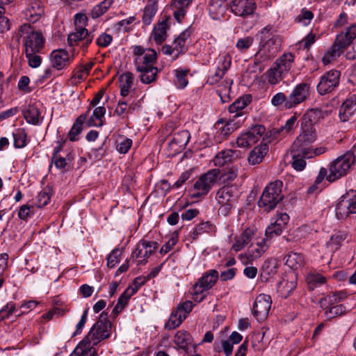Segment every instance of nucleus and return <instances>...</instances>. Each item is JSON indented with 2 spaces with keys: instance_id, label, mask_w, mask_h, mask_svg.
I'll return each instance as SVG.
<instances>
[{
  "instance_id": "nucleus-30",
  "label": "nucleus",
  "mask_w": 356,
  "mask_h": 356,
  "mask_svg": "<svg viewBox=\"0 0 356 356\" xmlns=\"http://www.w3.org/2000/svg\"><path fill=\"white\" fill-rule=\"evenodd\" d=\"M174 343L179 348L188 353V346L192 343L191 335L185 330H179L175 335Z\"/></svg>"
},
{
  "instance_id": "nucleus-9",
  "label": "nucleus",
  "mask_w": 356,
  "mask_h": 356,
  "mask_svg": "<svg viewBox=\"0 0 356 356\" xmlns=\"http://www.w3.org/2000/svg\"><path fill=\"white\" fill-rule=\"evenodd\" d=\"M265 131L266 128L264 125H254L237 138L236 144L240 147H250L261 138Z\"/></svg>"
},
{
  "instance_id": "nucleus-5",
  "label": "nucleus",
  "mask_w": 356,
  "mask_h": 356,
  "mask_svg": "<svg viewBox=\"0 0 356 356\" xmlns=\"http://www.w3.org/2000/svg\"><path fill=\"white\" fill-rule=\"evenodd\" d=\"M111 328V323L108 320V313L103 312L83 339L91 343L92 346H96L110 337Z\"/></svg>"
},
{
  "instance_id": "nucleus-21",
  "label": "nucleus",
  "mask_w": 356,
  "mask_h": 356,
  "mask_svg": "<svg viewBox=\"0 0 356 356\" xmlns=\"http://www.w3.org/2000/svg\"><path fill=\"white\" fill-rule=\"evenodd\" d=\"M236 188L234 186H225L220 188L216 193L218 204L234 203L236 201Z\"/></svg>"
},
{
  "instance_id": "nucleus-36",
  "label": "nucleus",
  "mask_w": 356,
  "mask_h": 356,
  "mask_svg": "<svg viewBox=\"0 0 356 356\" xmlns=\"http://www.w3.org/2000/svg\"><path fill=\"white\" fill-rule=\"evenodd\" d=\"M156 60V53L154 49H151L149 53L144 54L142 57H137L135 59L136 68L143 65L145 68L155 67L154 63Z\"/></svg>"
},
{
  "instance_id": "nucleus-12",
  "label": "nucleus",
  "mask_w": 356,
  "mask_h": 356,
  "mask_svg": "<svg viewBox=\"0 0 356 356\" xmlns=\"http://www.w3.org/2000/svg\"><path fill=\"white\" fill-rule=\"evenodd\" d=\"M219 277V274L216 270H209L204 273L202 277L193 286L195 296L200 295L204 291L211 289L216 283Z\"/></svg>"
},
{
  "instance_id": "nucleus-59",
  "label": "nucleus",
  "mask_w": 356,
  "mask_h": 356,
  "mask_svg": "<svg viewBox=\"0 0 356 356\" xmlns=\"http://www.w3.org/2000/svg\"><path fill=\"white\" fill-rule=\"evenodd\" d=\"M147 281L149 280L145 276L137 277L133 280L132 285L128 286L127 289L131 291V293L134 295Z\"/></svg>"
},
{
  "instance_id": "nucleus-31",
  "label": "nucleus",
  "mask_w": 356,
  "mask_h": 356,
  "mask_svg": "<svg viewBox=\"0 0 356 356\" xmlns=\"http://www.w3.org/2000/svg\"><path fill=\"white\" fill-rule=\"evenodd\" d=\"M308 289L314 291L315 289L325 284L327 279L323 275L316 272H309L305 277Z\"/></svg>"
},
{
  "instance_id": "nucleus-19",
  "label": "nucleus",
  "mask_w": 356,
  "mask_h": 356,
  "mask_svg": "<svg viewBox=\"0 0 356 356\" xmlns=\"http://www.w3.org/2000/svg\"><path fill=\"white\" fill-rule=\"evenodd\" d=\"M356 38V24L350 26L345 33H341L337 35L334 42L343 51H344Z\"/></svg>"
},
{
  "instance_id": "nucleus-34",
  "label": "nucleus",
  "mask_w": 356,
  "mask_h": 356,
  "mask_svg": "<svg viewBox=\"0 0 356 356\" xmlns=\"http://www.w3.org/2000/svg\"><path fill=\"white\" fill-rule=\"evenodd\" d=\"M346 298V294L342 291L334 293L322 298L319 301V304L323 309H326L327 308L333 306L337 302L343 300Z\"/></svg>"
},
{
  "instance_id": "nucleus-8",
  "label": "nucleus",
  "mask_w": 356,
  "mask_h": 356,
  "mask_svg": "<svg viewBox=\"0 0 356 356\" xmlns=\"http://www.w3.org/2000/svg\"><path fill=\"white\" fill-rule=\"evenodd\" d=\"M341 73L338 70H330L325 73L317 85L318 92L323 95L332 92L339 83Z\"/></svg>"
},
{
  "instance_id": "nucleus-44",
  "label": "nucleus",
  "mask_w": 356,
  "mask_h": 356,
  "mask_svg": "<svg viewBox=\"0 0 356 356\" xmlns=\"http://www.w3.org/2000/svg\"><path fill=\"white\" fill-rule=\"evenodd\" d=\"M189 69H177L174 70L176 77L175 81V85L179 89L184 88L188 83L187 75L189 73Z\"/></svg>"
},
{
  "instance_id": "nucleus-20",
  "label": "nucleus",
  "mask_w": 356,
  "mask_h": 356,
  "mask_svg": "<svg viewBox=\"0 0 356 356\" xmlns=\"http://www.w3.org/2000/svg\"><path fill=\"white\" fill-rule=\"evenodd\" d=\"M330 114V111L323 110L320 108H314L308 110L303 115L301 121L307 122V124H312L315 126L320 120L324 119Z\"/></svg>"
},
{
  "instance_id": "nucleus-10",
  "label": "nucleus",
  "mask_w": 356,
  "mask_h": 356,
  "mask_svg": "<svg viewBox=\"0 0 356 356\" xmlns=\"http://www.w3.org/2000/svg\"><path fill=\"white\" fill-rule=\"evenodd\" d=\"M157 248V242L142 240L136 249L132 252L131 257L136 260L137 265L145 264L147 261V258Z\"/></svg>"
},
{
  "instance_id": "nucleus-22",
  "label": "nucleus",
  "mask_w": 356,
  "mask_h": 356,
  "mask_svg": "<svg viewBox=\"0 0 356 356\" xmlns=\"http://www.w3.org/2000/svg\"><path fill=\"white\" fill-rule=\"evenodd\" d=\"M52 65L57 70L65 67L70 63L67 51L63 49L55 50L51 53Z\"/></svg>"
},
{
  "instance_id": "nucleus-54",
  "label": "nucleus",
  "mask_w": 356,
  "mask_h": 356,
  "mask_svg": "<svg viewBox=\"0 0 356 356\" xmlns=\"http://www.w3.org/2000/svg\"><path fill=\"white\" fill-rule=\"evenodd\" d=\"M314 17L312 11L302 8L300 13L296 17V22L302 24L304 26L309 24Z\"/></svg>"
},
{
  "instance_id": "nucleus-45",
  "label": "nucleus",
  "mask_w": 356,
  "mask_h": 356,
  "mask_svg": "<svg viewBox=\"0 0 356 356\" xmlns=\"http://www.w3.org/2000/svg\"><path fill=\"white\" fill-rule=\"evenodd\" d=\"M84 122V117H78L74 122L70 131L68 134V138L70 141L78 140V136L81 133L83 130V124Z\"/></svg>"
},
{
  "instance_id": "nucleus-23",
  "label": "nucleus",
  "mask_w": 356,
  "mask_h": 356,
  "mask_svg": "<svg viewBox=\"0 0 356 356\" xmlns=\"http://www.w3.org/2000/svg\"><path fill=\"white\" fill-rule=\"evenodd\" d=\"M250 97H243L237 99L229 106V112L233 113V120L239 117L243 116L244 113L243 110L250 103Z\"/></svg>"
},
{
  "instance_id": "nucleus-14",
  "label": "nucleus",
  "mask_w": 356,
  "mask_h": 356,
  "mask_svg": "<svg viewBox=\"0 0 356 356\" xmlns=\"http://www.w3.org/2000/svg\"><path fill=\"white\" fill-rule=\"evenodd\" d=\"M309 86L306 83L298 84L288 95V106L294 108L305 102L309 95Z\"/></svg>"
},
{
  "instance_id": "nucleus-56",
  "label": "nucleus",
  "mask_w": 356,
  "mask_h": 356,
  "mask_svg": "<svg viewBox=\"0 0 356 356\" xmlns=\"http://www.w3.org/2000/svg\"><path fill=\"white\" fill-rule=\"evenodd\" d=\"M122 251L119 248H115L107 257V266L113 268L119 263Z\"/></svg>"
},
{
  "instance_id": "nucleus-32",
  "label": "nucleus",
  "mask_w": 356,
  "mask_h": 356,
  "mask_svg": "<svg viewBox=\"0 0 356 356\" xmlns=\"http://www.w3.org/2000/svg\"><path fill=\"white\" fill-rule=\"evenodd\" d=\"M91 345V343L83 339L70 356H95L96 350Z\"/></svg>"
},
{
  "instance_id": "nucleus-64",
  "label": "nucleus",
  "mask_w": 356,
  "mask_h": 356,
  "mask_svg": "<svg viewBox=\"0 0 356 356\" xmlns=\"http://www.w3.org/2000/svg\"><path fill=\"white\" fill-rule=\"evenodd\" d=\"M253 38L246 37L239 39L236 42V47L241 51H246L252 44Z\"/></svg>"
},
{
  "instance_id": "nucleus-55",
  "label": "nucleus",
  "mask_w": 356,
  "mask_h": 356,
  "mask_svg": "<svg viewBox=\"0 0 356 356\" xmlns=\"http://www.w3.org/2000/svg\"><path fill=\"white\" fill-rule=\"evenodd\" d=\"M134 76L131 72H125L120 76V88H131L133 86Z\"/></svg>"
},
{
  "instance_id": "nucleus-28",
  "label": "nucleus",
  "mask_w": 356,
  "mask_h": 356,
  "mask_svg": "<svg viewBox=\"0 0 356 356\" xmlns=\"http://www.w3.org/2000/svg\"><path fill=\"white\" fill-rule=\"evenodd\" d=\"M268 152L267 144H261L255 147L249 154L248 160L250 164L256 165L260 163Z\"/></svg>"
},
{
  "instance_id": "nucleus-46",
  "label": "nucleus",
  "mask_w": 356,
  "mask_h": 356,
  "mask_svg": "<svg viewBox=\"0 0 356 356\" xmlns=\"http://www.w3.org/2000/svg\"><path fill=\"white\" fill-rule=\"evenodd\" d=\"M343 50L335 42L333 43L330 49L327 51L322 58L323 64L327 65L332 60L339 57L342 53Z\"/></svg>"
},
{
  "instance_id": "nucleus-47",
  "label": "nucleus",
  "mask_w": 356,
  "mask_h": 356,
  "mask_svg": "<svg viewBox=\"0 0 356 356\" xmlns=\"http://www.w3.org/2000/svg\"><path fill=\"white\" fill-rule=\"evenodd\" d=\"M168 24L166 21L159 22L154 29V39L156 43L161 44L166 38Z\"/></svg>"
},
{
  "instance_id": "nucleus-17",
  "label": "nucleus",
  "mask_w": 356,
  "mask_h": 356,
  "mask_svg": "<svg viewBox=\"0 0 356 356\" xmlns=\"http://www.w3.org/2000/svg\"><path fill=\"white\" fill-rule=\"evenodd\" d=\"M356 111V95L350 96L341 104L339 116L341 122L349 121L354 115Z\"/></svg>"
},
{
  "instance_id": "nucleus-2",
  "label": "nucleus",
  "mask_w": 356,
  "mask_h": 356,
  "mask_svg": "<svg viewBox=\"0 0 356 356\" xmlns=\"http://www.w3.org/2000/svg\"><path fill=\"white\" fill-rule=\"evenodd\" d=\"M317 138V133L315 126L301 121L300 133L293 141L292 152L297 156L301 154L307 155L308 152H312L311 144Z\"/></svg>"
},
{
  "instance_id": "nucleus-25",
  "label": "nucleus",
  "mask_w": 356,
  "mask_h": 356,
  "mask_svg": "<svg viewBox=\"0 0 356 356\" xmlns=\"http://www.w3.org/2000/svg\"><path fill=\"white\" fill-rule=\"evenodd\" d=\"M227 4L225 0H211L209 5V13L213 19H219L226 12Z\"/></svg>"
},
{
  "instance_id": "nucleus-41",
  "label": "nucleus",
  "mask_w": 356,
  "mask_h": 356,
  "mask_svg": "<svg viewBox=\"0 0 356 356\" xmlns=\"http://www.w3.org/2000/svg\"><path fill=\"white\" fill-rule=\"evenodd\" d=\"M113 0H104L92 8L90 15L92 19H97L103 15L111 6Z\"/></svg>"
},
{
  "instance_id": "nucleus-18",
  "label": "nucleus",
  "mask_w": 356,
  "mask_h": 356,
  "mask_svg": "<svg viewBox=\"0 0 356 356\" xmlns=\"http://www.w3.org/2000/svg\"><path fill=\"white\" fill-rule=\"evenodd\" d=\"M138 106V102H129V100L120 99L114 111V114L122 119L127 120L129 115H131Z\"/></svg>"
},
{
  "instance_id": "nucleus-1",
  "label": "nucleus",
  "mask_w": 356,
  "mask_h": 356,
  "mask_svg": "<svg viewBox=\"0 0 356 356\" xmlns=\"http://www.w3.org/2000/svg\"><path fill=\"white\" fill-rule=\"evenodd\" d=\"M22 38L25 54L30 55L33 52H40L44 47V39L41 33L35 31L29 24L22 25L13 36V40L19 44Z\"/></svg>"
},
{
  "instance_id": "nucleus-6",
  "label": "nucleus",
  "mask_w": 356,
  "mask_h": 356,
  "mask_svg": "<svg viewBox=\"0 0 356 356\" xmlns=\"http://www.w3.org/2000/svg\"><path fill=\"white\" fill-rule=\"evenodd\" d=\"M355 161V154L351 151H348L343 155L336 159L330 165L327 180L333 182L346 175Z\"/></svg>"
},
{
  "instance_id": "nucleus-39",
  "label": "nucleus",
  "mask_w": 356,
  "mask_h": 356,
  "mask_svg": "<svg viewBox=\"0 0 356 356\" xmlns=\"http://www.w3.org/2000/svg\"><path fill=\"white\" fill-rule=\"evenodd\" d=\"M305 262L304 257L298 252H290L287 255L286 265L291 269H298L303 266Z\"/></svg>"
},
{
  "instance_id": "nucleus-62",
  "label": "nucleus",
  "mask_w": 356,
  "mask_h": 356,
  "mask_svg": "<svg viewBox=\"0 0 356 356\" xmlns=\"http://www.w3.org/2000/svg\"><path fill=\"white\" fill-rule=\"evenodd\" d=\"M112 41L113 36L111 35L103 33L96 39V44L100 47H106Z\"/></svg>"
},
{
  "instance_id": "nucleus-49",
  "label": "nucleus",
  "mask_w": 356,
  "mask_h": 356,
  "mask_svg": "<svg viewBox=\"0 0 356 356\" xmlns=\"http://www.w3.org/2000/svg\"><path fill=\"white\" fill-rule=\"evenodd\" d=\"M283 229L284 225L281 222L275 221L266 228L265 239H271L275 236L280 235Z\"/></svg>"
},
{
  "instance_id": "nucleus-27",
  "label": "nucleus",
  "mask_w": 356,
  "mask_h": 356,
  "mask_svg": "<svg viewBox=\"0 0 356 356\" xmlns=\"http://www.w3.org/2000/svg\"><path fill=\"white\" fill-rule=\"evenodd\" d=\"M23 115L26 122L33 125L39 124L42 120V118L40 117V109L36 104L29 105L23 111Z\"/></svg>"
},
{
  "instance_id": "nucleus-26",
  "label": "nucleus",
  "mask_w": 356,
  "mask_h": 356,
  "mask_svg": "<svg viewBox=\"0 0 356 356\" xmlns=\"http://www.w3.org/2000/svg\"><path fill=\"white\" fill-rule=\"evenodd\" d=\"M254 235L255 232L252 229H245L239 236L236 238V241L232 245V249L235 252L241 250L252 240Z\"/></svg>"
},
{
  "instance_id": "nucleus-3",
  "label": "nucleus",
  "mask_w": 356,
  "mask_h": 356,
  "mask_svg": "<svg viewBox=\"0 0 356 356\" xmlns=\"http://www.w3.org/2000/svg\"><path fill=\"white\" fill-rule=\"evenodd\" d=\"M295 56L292 53H284L273 63L266 72L268 82L272 85L278 83L290 72L293 63Z\"/></svg>"
},
{
  "instance_id": "nucleus-29",
  "label": "nucleus",
  "mask_w": 356,
  "mask_h": 356,
  "mask_svg": "<svg viewBox=\"0 0 356 356\" xmlns=\"http://www.w3.org/2000/svg\"><path fill=\"white\" fill-rule=\"evenodd\" d=\"M136 70L140 73V79L143 83L149 84L156 80L159 72L157 67L145 68L143 65H139Z\"/></svg>"
},
{
  "instance_id": "nucleus-42",
  "label": "nucleus",
  "mask_w": 356,
  "mask_h": 356,
  "mask_svg": "<svg viewBox=\"0 0 356 356\" xmlns=\"http://www.w3.org/2000/svg\"><path fill=\"white\" fill-rule=\"evenodd\" d=\"M291 154L293 159L291 162L292 167L298 171H301L305 168L306 165L305 159L312 157V152H308L307 155L301 154L300 153L298 156L296 154L295 155V154L292 152V146L291 147Z\"/></svg>"
},
{
  "instance_id": "nucleus-63",
  "label": "nucleus",
  "mask_w": 356,
  "mask_h": 356,
  "mask_svg": "<svg viewBox=\"0 0 356 356\" xmlns=\"http://www.w3.org/2000/svg\"><path fill=\"white\" fill-rule=\"evenodd\" d=\"M132 145V140L129 138H124L120 141L116 147L118 152L120 154H126Z\"/></svg>"
},
{
  "instance_id": "nucleus-57",
  "label": "nucleus",
  "mask_w": 356,
  "mask_h": 356,
  "mask_svg": "<svg viewBox=\"0 0 356 356\" xmlns=\"http://www.w3.org/2000/svg\"><path fill=\"white\" fill-rule=\"evenodd\" d=\"M173 46L176 52L173 60H176L181 54H185L188 50L186 44L177 37L174 40Z\"/></svg>"
},
{
  "instance_id": "nucleus-50",
  "label": "nucleus",
  "mask_w": 356,
  "mask_h": 356,
  "mask_svg": "<svg viewBox=\"0 0 356 356\" xmlns=\"http://www.w3.org/2000/svg\"><path fill=\"white\" fill-rule=\"evenodd\" d=\"M51 189L49 187H45L42 191H40L36 197L35 204L38 207H42L46 206L50 201L51 199Z\"/></svg>"
},
{
  "instance_id": "nucleus-11",
  "label": "nucleus",
  "mask_w": 356,
  "mask_h": 356,
  "mask_svg": "<svg viewBox=\"0 0 356 356\" xmlns=\"http://www.w3.org/2000/svg\"><path fill=\"white\" fill-rule=\"evenodd\" d=\"M190 138L191 134L187 130L174 133L168 145L169 154L174 156L181 152L186 147Z\"/></svg>"
},
{
  "instance_id": "nucleus-52",
  "label": "nucleus",
  "mask_w": 356,
  "mask_h": 356,
  "mask_svg": "<svg viewBox=\"0 0 356 356\" xmlns=\"http://www.w3.org/2000/svg\"><path fill=\"white\" fill-rule=\"evenodd\" d=\"M346 312V308L343 305H333L327 310L325 311V314L327 318H332L337 316H341Z\"/></svg>"
},
{
  "instance_id": "nucleus-15",
  "label": "nucleus",
  "mask_w": 356,
  "mask_h": 356,
  "mask_svg": "<svg viewBox=\"0 0 356 356\" xmlns=\"http://www.w3.org/2000/svg\"><path fill=\"white\" fill-rule=\"evenodd\" d=\"M280 46V38L277 36H273L266 42L263 49H260L255 56H259L263 61L268 60L275 56Z\"/></svg>"
},
{
  "instance_id": "nucleus-58",
  "label": "nucleus",
  "mask_w": 356,
  "mask_h": 356,
  "mask_svg": "<svg viewBox=\"0 0 356 356\" xmlns=\"http://www.w3.org/2000/svg\"><path fill=\"white\" fill-rule=\"evenodd\" d=\"M277 263L275 259L266 261L262 266V275H272L276 273Z\"/></svg>"
},
{
  "instance_id": "nucleus-38",
  "label": "nucleus",
  "mask_w": 356,
  "mask_h": 356,
  "mask_svg": "<svg viewBox=\"0 0 356 356\" xmlns=\"http://www.w3.org/2000/svg\"><path fill=\"white\" fill-rule=\"evenodd\" d=\"M266 241L264 238L261 242H257L256 244L252 243L248 249V257L251 259H255L260 257L266 251Z\"/></svg>"
},
{
  "instance_id": "nucleus-61",
  "label": "nucleus",
  "mask_w": 356,
  "mask_h": 356,
  "mask_svg": "<svg viewBox=\"0 0 356 356\" xmlns=\"http://www.w3.org/2000/svg\"><path fill=\"white\" fill-rule=\"evenodd\" d=\"M8 256L7 254H0V288L5 282L3 274L8 266Z\"/></svg>"
},
{
  "instance_id": "nucleus-53",
  "label": "nucleus",
  "mask_w": 356,
  "mask_h": 356,
  "mask_svg": "<svg viewBox=\"0 0 356 356\" xmlns=\"http://www.w3.org/2000/svg\"><path fill=\"white\" fill-rule=\"evenodd\" d=\"M14 139V146L16 148H22L26 145V134L24 130H17L13 134Z\"/></svg>"
},
{
  "instance_id": "nucleus-60",
  "label": "nucleus",
  "mask_w": 356,
  "mask_h": 356,
  "mask_svg": "<svg viewBox=\"0 0 356 356\" xmlns=\"http://www.w3.org/2000/svg\"><path fill=\"white\" fill-rule=\"evenodd\" d=\"M232 64V58L228 54L220 56L218 58V67L226 73Z\"/></svg>"
},
{
  "instance_id": "nucleus-16",
  "label": "nucleus",
  "mask_w": 356,
  "mask_h": 356,
  "mask_svg": "<svg viewBox=\"0 0 356 356\" xmlns=\"http://www.w3.org/2000/svg\"><path fill=\"white\" fill-rule=\"evenodd\" d=\"M231 9L235 15L245 17L253 14L256 3L254 0H233Z\"/></svg>"
},
{
  "instance_id": "nucleus-4",
  "label": "nucleus",
  "mask_w": 356,
  "mask_h": 356,
  "mask_svg": "<svg viewBox=\"0 0 356 356\" xmlns=\"http://www.w3.org/2000/svg\"><path fill=\"white\" fill-rule=\"evenodd\" d=\"M282 181L280 180L268 184L263 191L258 206L267 212L274 209L284 198L282 193Z\"/></svg>"
},
{
  "instance_id": "nucleus-48",
  "label": "nucleus",
  "mask_w": 356,
  "mask_h": 356,
  "mask_svg": "<svg viewBox=\"0 0 356 356\" xmlns=\"http://www.w3.org/2000/svg\"><path fill=\"white\" fill-rule=\"evenodd\" d=\"M89 32L84 27H76L75 32L69 34L67 42L70 46H73L77 41L81 40L84 37L87 36Z\"/></svg>"
},
{
  "instance_id": "nucleus-51",
  "label": "nucleus",
  "mask_w": 356,
  "mask_h": 356,
  "mask_svg": "<svg viewBox=\"0 0 356 356\" xmlns=\"http://www.w3.org/2000/svg\"><path fill=\"white\" fill-rule=\"evenodd\" d=\"M270 102L272 105L275 107L282 106L285 109L291 108V106H288V96L282 92H277L273 95Z\"/></svg>"
},
{
  "instance_id": "nucleus-43",
  "label": "nucleus",
  "mask_w": 356,
  "mask_h": 356,
  "mask_svg": "<svg viewBox=\"0 0 356 356\" xmlns=\"http://www.w3.org/2000/svg\"><path fill=\"white\" fill-rule=\"evenodd\" d=\"M214 227L209 222H203L198 224L196 227L189 234V236L192 238L193 241L197 239L200 235L204 232H211L213 231Z\"/></svg>"
},
{
  "instance_id": "nucleus-37",
  "label": "nucleus",
  "mask_w": 356,
  "mask_h": 356,
  "mask_svg": "<svg viewBox=\"0 0 356 356\" xmlns=\"http://www.w3.org/2000/svg\"><path fill=\"white\" fill-rule=\"evenodd\" d=\"M157 12V2L156 1H149L145 6L143 10V22L145 25H149L152 18Z\"/></svg>"
},
{
  "instance_id": "nucleus-24",
  "label": "nucleus",
  "mask_w": 356,
  "mask_h": 356,
  "mask_svg": "<svg viewBox=\"0 0 356 356\" xmlns=\"http://www.w3.org/2000/svg\"><path fill=\"white\" fill-rule=\"evenodd\" d=\"M193 0H172L171 3L173 15L178 22L186 15L187 9Z\"/></svg>"
},
{
  "instance_id": "nucleus-7",
  "label": "nucleus",
  "mask_w": 356,
  "mask_h": 356,
  "mask_svg": "<svg viewBox=\"0 0 356 356\" xmlns=\"http://www.w3.org/2000/svg\"><path fill=\"white\" fill-rule=\"evenodd\" d=\"M220 175L218 169H211L202 175L195 181L191 195L193 198L205 196L215 184Z\"/></svg>"
},
{
  "instance_id": "nucleus-40",
  "label": "nucleus",
  "mask_w": 356,
  "mask_h": 356,
  "mask_svg": "<svg viewBox=\"0 0 356 356\" xmlns=\"http://www.w3.org/2000/svg\"><path fill=\"white\" fill-rule=\"evenodd\" d=\"M185 318L186 316L182 314L181 312L177 308L176 310H174L172 312L168 321L165 325V327L168 330L175 329L181 324Z\"/></svg>"
},
{
  "instance_id": "nucleus-33",
  "label": "nucleus",
  "mask_w": 356,
  "mask_h": 356,
  "mask_svg": "<svg viewBox=\"0 0 356 356\" xmlns=\"http://www.w3.org/2000/svg\"><path fill=\"white\" fill-rule=\"evenodd\" d=\"M43 14L44 8L41 5V2L35 1L27 9L26 16L29 21L35 23L40 19Z\"/></svg>"
},
{
  "instance_id": "nucleus-35",
  "label": "nucleus",
  "mask_w": 356,
  "mask_h": 356,
  "mask_svg": "<svg viewBox=\"0 0 356 356\" xmlns=\"http://www.w3.org/2000/svg\"><path fill=\"white\" fill-rule=\"evenodd\" d=\"M348 196L343 195L336 206V215L338 219H343L353 213L350 207V203L347 199Z\"/></svg>"
},
{
  "instance_id": "nucleus-13",
  "label": "nucleus",
  "mask_w": 356,
  "mask_h": 356,
  "mask_svg": "<svg viewBox=\"0 0 356 356\" xmlns=\"http://www.w3.org/2000/svg\"><path fill=\"white\" fill-rule=\"evenodd\" d=\"M272 300L269 296L259 295L253 305V315L258 321H264L268 315Z\"/></svg>"
}]
</instances>
